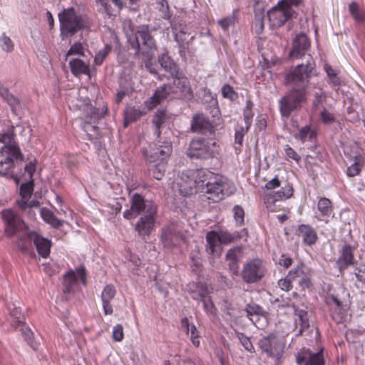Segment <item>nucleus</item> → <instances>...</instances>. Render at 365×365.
Instances as JSON below:
<instances>
[{
	"mask_svg": "<svg viewBox=\"0 0 365 365\" xmlns=\"http://www.w3.org/2000/svg\"><path fill=\"white\" fill-rule=\"evenodd\" d=\"M180 191L184 196L197 192L208 195L207 199L218 202L225 197L224 182L222 178L203 169L187 170L181 173Z\"/></svg>",
	"mask_w": 365,
	"mask_h": 365,
	"instance_id": "obj_1",
	"label": "nucleus"
},
{
	"mask_svg": "<svg viewBox=\"0 0 365 365\" xmlns=\"http://www.w3.org/2000/svg\"><path fill=\"white\" fill-rule=\"evenodd\" d=\"M173 78H174V86L163 84L158 88L153 95L145 102L148 110H153L157 107L173 93L179 92L184 98H191L192 96L190 81L187 77L179 72L178 76H173Z\"/></svg>",
	"mask_w": 365,
	"mask_h": 365,
	"instance_id": "obj_2",
	"label": "nucleus"
},
{
	"mask_svg": "<svg viewBox=\"0 0 365 365\" xmlns=\"http://www.w3.org/2000/svg\"><path fill=\"white\" fill-rule=\"evenodd\" d=\"M62 38L73 36L78 31L88 29L90 22L86 15L78 14L73 7L64 9L58 14Z\"/></svg>",
	"mask_w": 365,
	"mask_h": 365,
	"instance_id": "obj_3",
	"label": "nucleus"
},
{
	"mask_svg": "<svg viewBox=\"0 0 365 365\" xmlns=\"http://www.w3.org/2000/svg\"><path fill=\"white\" fill-rule=\"evenodd\" d=\"M128 42L135 50V55H142L151 59L157 50L156 41L148 26H140L136 31L128 36Z\"/></svg>",
	"mask_w": 365,
	"mask_h": 365,
	"instance_id": "obj_4",
	"label": "nucleus"
},
{
	"mask_svg": "<svg viewBox=\"0 0 365 365\" xmlns=\"http://www.w3.org/2000/svg\"><path fill=\"white\" fill-rule=\"evenodd\" d=\"M220 151V145L215 139L198 137L190 143L187 155L191 159L207 160L215 158Z\"/></svg>",
	"mask_w": 365,
	"mask_h": 365,
	"instance_id": "obj_5",
	"label": "nucleus"
},
{
	"mask_svg": "<svg viewBox=\"0 0 365 365\" xmlns=\"http://www.w3.org/2000/svg\"><path fill=\"white\" fill-rule=\"evenodd\" d=\"M307 99L306 86L290 90L279 101V110L282 117L289 118L293 112L301 109Z\"/></svg>",
	"mask_w": 365,
	"mask_h": 365,
	"instance_id": "obj_6",
	"label": "nucleus"
},
{
	"mask_svg": "<svg viewBox=\"0 0 365 365\" xmlns=\"http://www.w3.org/2000/svg\"><path fill=\"white\" fill-rule=\"evenodd\" d=\"M258 346L262 354L272 359L277 365L282 363L285 342L276 334L271 333L262 337Z\"/></svg>",
	"mask_w": 365,
	"mask_h": 365,
	"instance_id": "obj_7",
	"label": "nucleus"
},
{
	"mask_svg": "<svg viewBox=\"0 0 365 365\" xmlns=\"http://www.w3.org/2000/svg\"><path fill=\"white\" fill-rule=\"evenodd\" d=\"M309 60L305 65L297 66L291 72L287 74L286 80L292 83L299 84L309 83L310 78L314 75L315 63L309 55Z\"/></svg>",
	"mask_w": 365,
	"mask_h": 365,
	"instance_id": "obj_8",
	"label": "nucleus"
},
{
	"mask_svg": "<svg viewBox=\"0 0 365 365\" xmlns=\"http://www.w3.org/2000/svg\"><path fill=\"white\" fill-rule=\"evenodd\" d=\"M267 272L264 262L255 258L245 264L242 271V278L247 283H255L260 281Z\"/></svg>",
	"mask_w": 365,
	"mask_h": 365,
	"instance_id": "obj_9",
	"label": "nucleus"
},
{
	"mask_svg": "<svg viewBox=\"0 0 365 365\" xmlns=\"http://www.w3.org/2000/svg\"><path fill=\"white\" fill-rule=\"evenodd\" d=\"M1 217L4 224L5 233L8 237H12L28 227L20 216L11 209L2 211Z\"/></svg>",
	"mask_w": 365,
	"mask_h": 365,
	"instance_id": "obj_10",
	"label": "nucleus"
},
{
	"mask_svg": "<svg viewBox=\"0 0 365 365\" xmlns=\"http://www.w3.org/2000/svg\"><path fill=\"white\" fill-rule=\"evenodd\" d=\"M15 136L14 126H10L0 133V143L4 144L0 150L6 156H11L13 160L21 156L20 148L14 140Z\"/></svg>",
	"mask_w": 365,
	"mask_h": 365,
	"instance_id": "obj_11",
	"label": "nucleus"
},
{
	"mask_svg": "<svg viewBox=\"0 0 365 365\" xmlns=\"http://www.w3.org/2000/svg\"><path fill=\"white\" fill-rule=\"evenodd\" d=\"M78 281L86 284V272L84 267L71 269L63 275V292L64 294H73L78 287Z\"/></svg>",
	"mask_w": 365,
	"mask_h": 365,
	"instance_id": "obj_12",
	"label": "nucleus"
},
{
	"mask_svg": "<svg viewBox=\"0 0 365 365\" xmlns=\"http://www.w3.org/2000/svg\"><path fill=\"white\" fill-rule=\"evenodd\" d=\"M311 271L304 264H300L289 272V277L292 282H297L299 291H304L312 287L311 281Z\"/></svg>",
	"mask_w": 365,
	"mask_h": 365,
	"instance_id": "obj_13",
	"label": "nucleus"
},
{
	"mask_svg": "<svg viewBox=\"0 0 365 365\" xmlns=\"http://www.w3.org/2000/svg\"><path fill=\"white\" fill-rule=\"evenodd\" d=\"M157 206L150 205L148 207V214L142 216L135 225V230L140 237L148 236L154 229Z\"/></svg>",
	"mask_w": 365,
	"mask_h": 365,
	"instance_id": "obj_14",
	"label": "nucleus"
},
{
	"mask_svg": "<svg viewBox=\"0 0 365 365\" xmlns=\"http://www.w3.org/2000/svg\"><path fill=\"white\" fill-rule=\"evenodd\" d=\"M173 150L172 144L169 142H162L151 147L150 154L143 150V155L150 163L164 161L168 163Z\"/></svg>",
	"mask_w": 365,
	"mask_h": 365,
	"instance_id": "obj_15",
	"label": "nucleus"
},
{
	"mask_svg": "<svg viewBox=\"0 0 365 365\" xmlns=\"http://www.w3.org/2000/svg\"><path fill=\"white\" fill-rule=\"evenodd\" d=\"M296 363L298 365H325L324 349L321 348L314 353L310 349L303 348L295 356Z\"/></svg>",
	"mask_w": 365,
	"mask_h": 365,
	"instance_id": "obj_16",
	"label": "nucleus"
},
{
	"mask_svg": "<svg viewBox=\"0 0 365 365\" xmlns=\"http://www.w3.org/2000/svg\"><path fill=\"white\" fill-rule=\"evenodd\" d=\"M182 235L174 224L164 226L161 230L160 240L164 248L171 250L178 246Z\"/></svg>",
	"mask_w": 365,
	"mask_h": 365,
	"instance_id": "obj_17",
	"label": "nucleus"
},
{
	"mask_svg": "<svg viewBox=\"0 0 365 365\" xmlns=\"http://www.w3.org/2000/svg\"><path fill=\"white\" fill-rule=\"evenodd\" d=\"M130 204V208L123 213V217L127 220L135 218L144 211L148 214V207L150 205H155L152 202H146L144 197L138 193L132 196Z\"/></svg>",
	"mask_w": 365,
	"mask_h": 365,
	"instance_id": "obj_18",
	"label": "nucleus"
},
{
	"mask_svg": "<svg viewBox=\"0 0 365 365\" xmlns=\"http://www.w3.org/2000/svg\"><path fill=\"white\" fill-rule=\"evenodd\" d=\"M292 16L293 14H291L290 11L283 6H279V2L267 12L270 24L272 26L277 28L284 25Z\"/></svg>",
	"mask_w": 365,
	"mask_h": 365,
	"instance_id": "obj_19",
	"label": "nucleus"
},
{
	"mask_svg": "<svg viewBox=\"0 0 365 365\" xmlns=\"http://www.w3.org/2000/svg\"><path fill=\"white\" fill-rule=\"evenodd\" d=\"M309 47L310 41L308 36L303 33L299 34L293 40L289 56L295 58H301Z\"/></svg>",
	"mask_w": 365,
	"mask_h": 365,
	"instance_id": "obj_20",
	"label": "nucleus"
},
{
	"mask_svg": "<svg viewBox=\"0 0 365 365\" xmlns=\"http://www.w3.org/2000/svg\"><path fill=\"white\" fill-rule=\"evenodd\" d=\"M30 236L33 239L38 254L42 258H48L51 253L52 242L36 231H31Z\"/></svg>",
	"mask_w": 365,
	"mask_h": 365,
	"instance_id": "obj_21",
	"label": "nucleus"
},
{
	"mask_svg": "<svg viewBox=\"0 0 365 365\" xmlns=\"http://www.w3.org/2000/svg\"><path fill=\"white\" fill-rule=\"evenodd\" d=\"M191 130L202 134H213L215 130L212 123L202 114H196L192 117Z\"/></svg>",
	"mask_w": 365,
	"mask_h": 365,
	"instance_id": "obj_22",
	"label": "nucleus"
},
{
	"mask_svg": "<svg viewBox=\"0 0 365 365\" xmlns=\"http://www.w3.org/2000/svg\"><path fill=\"white\" fill-rule=\"evenodd\" d=\"M170 26L175 41L189 40V28L185 22L179 17H175L170 21Z\"/></svg>",
	"mask_w": 365,
	"mask_h": 365,
	"instance_id": "obj_23",
	"label": "nucleus"
},
{
	"mask_svg": "<svg viewBox=\"0 0 365 365\" xmlns=\"http://www.w3.org/2000/svg\"><path fill=\"white\" fill-rule=\"evenodd\" d=\"M355 249V247H352L348 244L344 245L341 247V250H340V256L336 262L340 272H342L348 267L354 264L355 259L354 251Z\"/></svg>",
	"mask_w": 365,
	"mask_h": 365,
	"instance_id": "obj_24",
	"label": "nucleus"
},
{
	"mask_svg": "<svg viewBox=\"0 0 365 365\" xmlns=\"http://www.w3.org/2000/svg\"><path fill=\"white\" fill-rule=\"evenodd\" d=\"M116 295L115 287L113 284H107L102 290L101 299L102 301V307L105 315H111L113 313V305L111 301Z\"/></svg>",
	"mask_w": 365,
	"mask_h": 365,
	"instance_id": "obj_25",
	"label": "nucleus"
},
{
	"mask_svg": "<svg viewBox=\"0 0 365 365\" xmlns=\"http://www.w3.org/2000/svg\"><path fill=\"white\" fill-rule=\"evenodd\" d=\"M296 235L301 237L304 245L312 246L318 240L316 230L309 225L301 224L296 230Z\"/></svg>",
	"mask_w": 365,
	"mask_h": 365,
	"instance_id": "obj_26",
	"label": "nucleus"
},
{
	"mask_svg": "<svg viewBox=\"0 0 365 365\" xmlns=\"http://www.w3.org/2000/svg\"><path fill=\"white\" fill-rule=\"evenodd\" d=\"M107 112L106 106L97 108L90 105L87 106L83 116L84 120L83 128L86 130V125L96 123L99 119L104 117Z\"/></svg>",
	"mask_w": 365,
	"mask_h": 365,
	"instance_id": "obj_27",
	"label": "nucleus"
},
{
	"mask_svg": "<svg viewBox=\"0 0 365 365\" xmlns=\"http://www.w3.org/2000/svg\"><path fill=\"white\" fill-rule=\"evenodd\" d=\"M293 192L294 189L292 185L290 183H287L277 192H272L266 195L264 197V203L267 204V207L269 208L268 204L287 200L293 195Z\"/></svg>",
	"mask_w": 365,
	"mask_h": 365,
	"instance_id": "obj_28",
	"label": "nucleus"
},
{
	"mask_svg": "<svg viewBox=\"0 0 365 365\" xmlns=\"http://www.w3.org/2000/svg\"><path fill=\"white\" fill-rule=\"evenodd\" d=\"M206 251L213 257H220L222 251L221 243L219 241L218 232L210 231L206 234Z\"/></svg>",
	"mask_w": 365,
	"mask_h": 365,
	"instance_id": "obj_29",
	"label": "nucleus"
},
{
	"mask_svg": "<svg viewBox=\"0 0 365 365\" xmlns=\"http://www.w3.org/2000/svg\"><path fill=\"white\" fill-rule=\"evenodd\" d=\"M16 205L23 215L27 216L31 220H36V210H38L40 206L38 200L34 199L29 202L16 201Z\"/></svg>",
	"mask_w": 365,
	"mask_h": 365,
	"instance_id": "obj_30",
	"label": "nucleus"
},
{
	"mask_svg": "<svg viewBox=\"0 0 365 365\" xmlns=\"http://www.w3.org/2000/svg\"><path fill=\"white\" fill-rule=\"evenodd\" d=\"M353 163L347 167L346 174L349 178L358 176L361 174L365 165L364 153H356L352 157Z\"/></svg>",
	"mask_w": 365,
	"mask_h": 365,
	"instance_id": "obj_31",
	"label": "nucleus"
},
{
	"mask_svg": "<svg viewBox=\"0 0 365 365\" xmlns=\"http://www.w3.org/2000/svg\"><path fill=\"white\" fill-rule=\"evenodd\" d=\"M317 210L320 212L321 218L319 220L329 222V217L333 213V206L331 201L327 197H320L317 203Z\"/></svg>",
	"mask_w": 365,
	"mask_h": 365,
	"instance_id": "obj_32",
	"label": "nucleus"
},
{
	"mask_svg": "<svg viewBox=\"0 0 365 365\" xmlns=\"http://www.w3.org/2000/svg\"><path fill=\"white\" fill-rule=\"evenodd\" d=\"M69 66L72 74L76 77L81 75L90 76L89 66L81 59L73 58L71 60Z\"/></svg>",
	"mask_w": 365,
	"mask_h": 365,
	"instance_id": "obj_33",
	"label": "nucleus"
},
{
	"mask_svg": "<svg viewBox=\"0 0 365 365\" xmlns=\"http://www.w3.org/2000/svg\"><path fill=\"white\" fill-rule=\"evenodd\" d=\"M239 21V10L234 9L230 15L224 16L217 20V24L224 31H228L230 27H233Z\"/></svg>",
	"mask_w": 365,
	"mask_h": 365,
	"instance_id": "obj_34",
	"label": "nucleus"
},
{
	"mask_svg": "<svg viewBox=\"0 0 365 365\" xmlns=\"http://www.w3.org/2000/svg\"><path fill=\"white\" fill-rule=\"evenodd\" d=\"M158 61L161 66L168 72L171 76H178L180 72L179 66L173 61V60L166 54H163L159 57Z\"/></svg>",
	"mask_w": 365,
	"mask_h": 365,
	"instance_id": "obj_35",
	"label": "nucleus"
},
{
	"mask_svg": "<svg viewBox=\"0 0 365 365\" xmlns=\"http://www.w3.org/2000/svg\"><path fill=\"white\" fill-rule=\"evenodd\" d=\"M40 214L42 219L54 228H59L63 225V221L58 219L51 210L46 207L41 208Z\"/></svg>",
	"mask_w": 365,
	"mask_h": 365,
	"instance_id": "obj_36",
	"label": "nucleus"
},
{
	"mask_svg": "<svg viewBox=\"0 0 365 365\" xmlns=\"http://www.w3.org/2000/svg\"><path fill=\"white\" fill-rule=\"evenodd\" d=\"M31 231L29 230L25 235L19 237L16 241V246L22 253L29 254L32 251L33 239L30 236Z\"/></svg>",
	"mask_w": 365,
	"mask_h": 365,
	"instance_id": "obj_37",
	"label": "nucleus"
},
{
	"mask_svg": "<svg viewBox=\"0 0 365 365\" xmlns=\"http://www.w3.org/2000/svg\"><path fill=\"white\" fill-rule=\"evenodd\" d=\"M349 12L355 21L359 24L365 23V11L360 8L356 2H351L349 6Z\"/></svg>",
	"mask_w": 365,
	"mask_h": 365,
	"instance_id": "obj_38",
	"label": "nucleus"
},
{
	"mask_svg": "<svg viewBox=\"0 0 365 365\" xmlns=\"http://www.w3.org/2000/svg\"><path fill=\"white\" fill-rule=\"evenodd\" d=\"M14 166V161L11 156H6L0 150V175H8Z\"/></svg>",
	"mask_w": 365,
	"mask_h": 365,
	"instance_id": "obj_39",
	"label": "nucleus"
},
{
	"mask_svg": "<svg viewBox=\"0 0 365 365\" xmlns=\"http://www.w3.org/2000/svg\"><path fill=\"white\" fill-rule=\"evenodd\" d=\"M143 115V113L135 107L127 108L124 114L125 126L126 127L129 123L138 120Z\"/></svg>",
	"mask_w": 365,
	"mask_h": 365,
	"instance_id": "obj_40",
	"label": "nucleus"
},
{
	"mask_svg": "<svg viewBox=\"0 0 365 365\" xmlns=\"http://www.w3.org/2000/svg\"><path fill=\"white\" fill-rule=\"evenodd\" d=\"M34 191V181L31 180L30 181L23 183L20 187V196L21 198L17 200L16 201H24L29 202L31 200V195Z\"/></svg>",
	"mask_w": 365,
	"mask_h": 365,
	"instance_id": "obj_41",
	"label": "nucleus"
},
{
	"mask_svg": "<svg viewBox=\"0 0 365 365\" xmlns=\"http://www.w3.org/2000/svg\"><path fill=\"white\" fill-rule=\"evenodd\" d=\"M195 36H192L190 37L189 40L176 41L178 44L179 55L182 60L184 61H186L187 56L192 53L190 49V44L192 42Z\"/></svg>",
	"mask_w": 365,
	"mask_h": 365,
	"instance_id": "obj_42",
	"label": "nucleus"
},
{
	"mask_svg": "<svg viewBox=\"0 0 365 365\" xmlns=\"http://www.w3.org/2000/svg\"><path fill=\"white\" fill-rule=\"evenodd\" d=\"M166 118V112L163 110H158L155 112L153 118V123L155 127V134L160 137V128L165 123Z\"/></svg>",
	"mask_w": 365,
	"mask_h": 365,
	"instance_id": "obj_43",
	"label": "nucleus"
},
{
	"mask_svg": "<svg viewBox=\"0 0 365 365\" xmlns=\"http://www.w3.org/2000/svg\"><path fill=\"white\" fill-rule=\"evenodd\" d=\"M316 137V133L311 129L309 125H306L299 130V133L295 135L297 139L300 140L302 143L308 140H312Z\"/></svg>",
	"mask_w": 365,
	"mask_h": 365,
	"instance_id": "obj_44",
	"label": "nucleus"
},
{
	"mask_svg": "<svg viewBox=\"0 0 365 365\" xmlns=\"http://www.w3.org/2000/svg\"><path fill=\"white\" fill-rule=\"evenodd\" d=\"M157 164L150 170L152 176L156 180H161L166 170L167 162L158 161Z\"/></svg>",
	"mask_w": 365,
	"mask_h": 365,
	"instance_id": "obj_45",
	"label": "nucleus"
},
{
	"mask_svg": "<svg viewBox=\"0 0 365 365\" xmlns=\"http://www.w3.org/2000/svg\"><path fill=\"white\" fill-rule=\"evenodd\" d=\"M246 312L247 314V317L250 318V319L256 325L257 322L259 319V317L262 315V309L259 306H250L248 305V307L246 309Z\"/></svg>",
	"mask_w": 365,
	"mask_h": 365,
	"instance_id": "obj_46",
	"label": "nucleus"
},
{
	"mask_svg": "<svg viewBox=\"0 0 365 365\" xmlns=\"http://www.w3.org/2000/svg\"><path fill=\"white\" fill-rule=\"evenodd\" d=\"M112 50V47L109 44H106L104 48L101 50H100L94 58V63L96 66H101L108 55L110 53V52Z\"/></svg>",
	"mask_w": 365,
	"mask_h": 365,
	"instance_id": "obj_47",
	"label": "nucleus"
},
{
	"mask_svg": "<svg viewBox=\"0 0 365 365\" xmlns=\"http://www.w3.org/2000/svg\"><path fill=\"white\" fill-rule=\"evenodd\" d=\"M191 297L196 301H203L207 297L209 292L207 287L203 284L197 287V289L191 292Z\"/></svg>",
	"mask_w": 365,
	"mask_h": 365,
	"instance_id": "obj_48",
	"label": "nucleus"
},
{
	"mask_svg": "<svg viewBox=\"0 0 365 365\" xmlns=\"http://www.w3.org/2000/svg\"><path fill=\"white\" fill-rule=\"evenodd\" d=\"M219 241L220 242L224 245H227L234 242L237 239L238 235L235 233H230L227 231L220 230L218 232Z\"/></svg>",
	"mask_w": 365,
	"mask_h": 365,
	"instance_id": "obj_49",
	"label": "nucleus"
},
{
	"mask_svg": "<svg viewBox=\"0 0 365 365\" xmlns=\"http://www.w3.org/2000/svg\"><path fill=\"white\" fill-rule=\"evenodd\" d=\"M237 336L239 341H240V344L246 351H249L250 353H254L255 351V347L248 336H247L243 333H238Z\"/></svg>",
	"mask_w": 365,
	"mask_h": 365,
	"instance_id": "obj_50",
	"label": "nucleus"
},
{
	"mask_svg": "<svg viewBox=\"0 0 365 365\" xmlns=\"http://www.w3.org/2000/svg\"><path fill=\"white\" fill-rule=\"evenodd\" d=\"M324 70L329 78L330 83L334 86H339L340 84V78L336 71L329 64L324 65Z\"/></svg>",
	"mask_w": 365,
	"mask_h": 365,
	"instance_id": "obj_51",
	"label": "nucleus"
},
{
	"mask_svg": "<svg viewBox=\"0 0 365 365\" xmlns=\"http://www.w3.org/2000/svg\"><path fill=\"white\" fill-rule=\"evenodd\" d=\"M160 16L164 19L170 20L172 14L170 11L167 0H158Z\"/></svg>",
	"mask_w": 365,
	"mask_h": 365,
	"instance_id": "obj_52",
	"label": "nucleus"
},
{
	"mask_svg": "<svg viewBox=\"0 0 365 365\" xmlns=\"http://www.w3.org/2000/svg\"><path fill=\"white\" fill-rule=\"evenodd\" d=\"M303 0H279V6H283L294 15V11L292 7H297L302 4Z\"/></svg>",
	"mask_w": 365,
	"mask_h": 365,
	"instance_id": "obj_53",
	"label": "nucleus"
},
{
	"mask_svg": "<svg viewBox=\"0 0 365 365\" xmlns=\"http://www.w3.org/2000/svg\"><path fill=\"white\" fill-rule=\"evenodd\" d=\"M222 95L224 98L230 101H235L237 98V93L230 84H225L222 88Z\"/></svg>",
	"mask_w": 365,
	"mask_h": 365,
	"instance_id": "obj_54",
	"label": "nucleus"
},
{
	"mask_svg": "<svg viewBox=\"0 0 365 365\" xmlns=\"http://www.w3.org/2000/svg\"><path fill=\"white\" fill-rule=\"evenodd\" d=\"M320 120L322 123L325 125H329L334 123L336 121V118L334 113L329 111L327 109L324 108L320 112Z\"/></svg>",
	"mask_w": 365,
	"mask_h": 365,
	"instance_id": "obj_55",
	"label": "nucleus"
},
{
	"mask_svg": "<svg viewBox=\"0 0 365 365\" xmlns=\"http://www.w3.org/2000/svg\"><path fill=\"white\" fill-rule=\"evenodd\" d=\"M3 99L11 107L13 113H15L16 108L20 106V100L10 93H9Z\"/></svg>",
	"mask_w": 365,
	"mask_h": 365,
	"instance_id": "obj_56",
	"label": "nucleus"
},
{
	"mask_svg": "<svg viewBox=\"0 0 365 365\" xmlns=\"http://www.w3.org/2000/svg\"><path fill=\"white\" fill-rule=\"evenodd\" d=\"M190 334V339L195 347H199L200 344V335L195 325L191 324Z\"/></svg>",
	"mask_w": 365,
	"mask_h": 365,
	"instance_id": "obj_57",
	"label": "nucleus"
},
{
	"mask_svg": "<svg viewBox=\"0 0 365 365\" xmlns=\"http://www.w3.org/2000/svg\"><path fill=\"white\" fill-rule=\"evenodd\" d=\"M0 46L4 51L6 52H11L14 50V45L11 39L4 34L0 38Z\"/></svg>",
	"mask_w": 365,
	"mask_h": 365,
	"instance_id": "obj_58",
	"label": "nucleus"
},
{
	"mask_svg": "<svg viewBox=\"0 0 365 365\" xmlns=\"http://www.w3.org/2000/svg\"><path fill=\"white\" fill-rule=\"evenodd\" d=\"M234 218L238 225H242L244 223L245 211L244 209L240 205H235L233 207Z\"/></svg>",
	"mask_w": 365,
	"mask_h": 365,
	"instance_id": "obj_59",
	"label": "nucleus"
},
{
	"mask_svg": "<svg viewBox=\"0 0 365 365\" xmlns=\"http://www.w3.org/2000/svg\"><path fill=\"white\" fill-rule=\"evenodd\" d=\"M112 337L117 342L122 341L124 339L123 327L120 324H118L113 327Z\"/></svg>",
	"mask_w": 365,
	"mask_h": 365,
	"instance_id": "obj_60",
	"label": "nucleus"
},
{
	"mask_svg": "<svg viewBox=\"0 0 365 365\" xmlns=\"http://www.w3.org/2000/svg\"><path fill=\"white\" fill-rule=\"evenodd\" d=\"M326 99L325 93L322 89H319L318 91L315 92L314 94V99L312 102V106L314 108H317L319 105H321Z\"/></svg>",
	"mask_w": 365,
	"mask_h": 365,
	"instance_id": "obj_61",
	"label": "nucleus"
},
{
	"mask_svg": "<svg viewBox=\"0 0 365 365\" xmlns=\"http://www.w3.org/2000/svg\"><path fill=\"white\" fill-rule=\"evenodd\" d=\"M292 282V279H291V277H289V273H288L287 275L284 278L280 279L278 281V286L279 287V288L282 290L288 292V291L291 290L293 287Z\"/></svg>",
	"mask_w": 365,
	"mask_h": 365,
	"instance_id": "obj_62",
	"label": "nucleus"
},
{
	"mask_svg": "<svg viewBox=\"0 0 365 365\" xmlns=\"http://www.w3.org/2000/svg\"><path fill=\"white\" fill-rule=\"evenodd\" d=\"M241 255V249L240 247H234L230 249L226 255L227 261H239Z\"/></svg>",
	"mask_w": 365,
	"mask_h": 365,
	"instance_id": "obj_63",
	"label": "nucleus"
},
{
	"mask_svg": "<svg viewBox=\"0 0 365 365\" xmlns=\"http://www.w3.org/2000/svg\"><path fill=\"white\" fill-rule=\"evenodd\" d=\"M203 302V307L205 311L212 315H215L217 309L215 308L212 301L211 300L210 297H207L205 299L202 301Z\"/></svg>",
	"mask_w": 365,
	"mask_h": 365,
	"instance_id": "obj_64",
	"label": "nucleus"
}]
</instances>
